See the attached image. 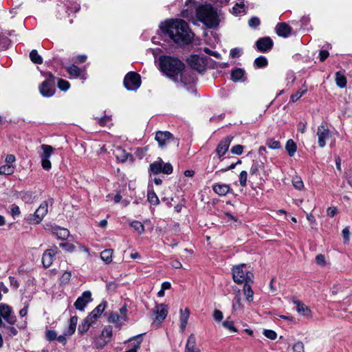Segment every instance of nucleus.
<instances>
[{"instance_id": "f257e3e1", "label": "nucleus", "mask_w": 352, "mask_h": 352, "mask_svg": "<svg viewBox=\"0 0 352 352\" xmlns=\"http://www.w3.org/2000/svg\"><path fill=\"white\" fill-rule=\"evenodd\" d=\"M160 28L177 44H188L194 37V34L190 30L188 23L182 19L166 20L161 23Z\"/></svg>"}, {"instance_id": "f03ea898", "label": "nucleus", "mask_w": 352, "mask_h": 352, "mask_svg": "<svg viewBox=\"0 0 352 352\" xmlns=\"http://www.w3.org/2000/svg\"><path fill=\"white\" fill-rule=\"evenodd\" d=\"M161 70L173 80H179V74L184 69V64L177 58L170 56L162 57L160 59Z\"/></svg>"}, {"instance_id": "7ed1b4c3", "label": "nucleus", "mask_w": 352, "mask_h": 352, "mask_svg": "<svg viewBox=\"0 0 352 352\" xmlns=\"http://www.w3.org/2000/svg\"><path fill=\"white\" fill-rule=\"evenodd\" d=\"M197 18L210 28H214L219 24L217 12L210 5H202L197 8Z\"/></svg>"}, {"instance_id": "20e7f679", "label": "nucleus", "mask_w": 352, "mask_h": 352, "mask_svg": "<svg viewBox=\"0 0 352 352\" xmlns=\"http://www.w3.org/2000/svg\"><path fill=\"white\" fill-rule=\"evenodd\" d=\"M245 267V264H240L233 267L232 278L236 283L245 284L246 283L252 282L253 274L250 271L244 269Z\"/></svg>"}, {"instance_id": "39448f33", "label": "nucleus", "mask_w": 352, "mask_h": 352, "mask_svg": "<svg viewBox=\"0 0 352 352\" xmlns=\"http://www.w3.org/2000/svg\"><path fill=\"white\" fill-rule=\"evenodd\" d=\"M155 139L158 142L160 148L171 144L175 146H179L177 139L175 138L168 131H157L155 134Z\"/></svg>"}, {"instance_id": "423d86ee", "label": "nucleus", "mask_w": 352, "mask_h": 352, "mask_svg": "<svg viewBox=\"0 0 352 352\" xmlns=\"http://www.w3.org/2000/svg\"><path fill=\"white\" fill-rule=\"evenodd\" d=\"M41 151L40 157L41 158V166L44 170H49L52 168V164L50 157L53 154L54 148L48 144H42L41 146Z\"/></svg>"}, {"instance_id": "0eeeda50", "label": "nucleus", "mask_w": 352, "mask_h": 352, "mask_svg": "<svg viewBox=\"0 0 352 352\" xmlns=\"http://www.w3.org/2000/svg\"><path fill=\"white\" fill-rule=\"evenodd\" d=\"M124 85L128 90H137L141 85L140 76L135 72H129L124 77Z\"/></svg>"}, {"instance_id": "6e6552de", "label": "nucleus", "mask_w": 352, "mask_h": 352, "mask_svg": "<svg viewBox=\"0 0 352 352\" xmlns=\"http://www.w3.org/2000/svg\"><path fill=\"white\" fill-rule=\"evenodd\" d=\"M1 318L11 325L14 324L16 321V316H14L12 308L6 304L0 305V327L3 326Z\"/></svg>"}, {"instance_id": "1a4fd4ad", "label": "nucleus", "mask_w": 352, "mask_h": 352, "mask_svg": "<svg viewBox=\"0 0 352 352\" xmlns=\"http://www.w3.org/2000/svg\"><path fill=\"white\" fill-rule=\"evenodd\" d=\"M48 212V204L47 201H43L39 207L36 209L34 214H30L28 218V221L32 224L39 223Z\"/></svg>"}, {"instance_id": "9d476101", "label": "nucleus", "mask_w": 352, "mask_h": 352, "mask_svg": "<svg viewBox=\"0 0 352 352\" xmlns=\"http://www.w3.org/2000/svg\"><path fill=\"white\" fill-rule=\"evenodd\" d=\"M316 135L318 137V146L320 148H324L327 142L331 139L332 133L327 126L321 124L317 129Z\"/></svg>"}, {"instance_id": "9b49d317", "label": "nucleus", "mask_w": 352, "mask_h": 352, "mask_svg": "<svg viewBox=\"0 0 352 352\" xmlns=\"http://www.w3.org/2000/svg\"><path fill=\"white\" fill-rule=\"evenodd\" d=\"M48 76L52 80V81H50V80H45L42 82L39 87L40 93L44 97L52 96L55 92L53 82L54 76L52 74H49Z\"/></svg>"}, {"instance_id": "f8f14e48", "label": "nucleus", "mask_w": 352, "mask_h": 352, "mask_svg": "<svg viewBox=\"0 0 352 352\" xmlns=\"http://www.w3.org/2000/svg\"><path fill=\"white\" fill-rule=\"evenodd\" d=\"M188 64L192 69L202 72L206 67V58L198 55H192L188 58Z\"/></svg>"}, {"instance_id": "ddd939ff", "label": "nucleus", "mask_w": 352, "mask_h": 352, "mask_svg": "<svg viewBox=\"0 0 352 352\" xmlns=\"http://www.w3.org/2000/svg\"><path fill=\"white\" fill-rule=\"evenodd\" d=\"M196 80V76L195 73L189 69H184L182 72L179 74V80L184 85H190L195 82Z\"/></svg>"}, {"instance_id": "4468645a", "label": "nucleus", "mask_w": 352, "mask_h": 352, "mask_svg": "<svg viewBox=\"0 0 352 352\" xmlns=\"http://www.w3.org/2000/svg\"><path fill=\"white\" fill-rule=\"evenodd\" d=\"M57 253L58 248L56 247L47 250L44 252L42 256V263L44 267L48 268L52 265L54 256Z\"/></svg>"}, {"instance_id": "2eb2a0df", "label": "nucleus", "mask_w": 352, "mask_h": 352, "mask_svg": "<svg viewBox=\"0 0 352 352\" xmlns=\"http://www.w3.org/2000/svg\"><path fill=\"white\" fill-rule=\"evenodd\" d=\"M91 301V294L89 291L84 292L82 295L77 298L74 303L75 307L80 311L84 310L88 302Z\"/></svg>"}, {"instance_id": "dca6fc26", "label": "nucleus", "mask_w": 352, "mask_h": 352, "mask_svg": "<svg viewBox=\"0 0 352 352\" xmlns=\"http://www.w3.org/2000/svg\"><path fill=\"white\" fill-rule=\"evenodd\" d=\"M168 307L164 304H160L154 308V314L155 315L154 322H162L168 314Z\"/></svg>"}, {"instance_id": "f3484780", "label": "nucleus", "mask_w": 352, "mask_h": 352, "mask_svg": "<svg viewBox=\"0 0 352 352\" xmlns=\"http://www.w3.org/2000/svg\"><path fill=\"white\" fill-rule=\"evenodd\" d=\"M256 47L260 52H267L273 46V41L270 37H264L256 41Z\"/></svg>"}, {"instance_id": "a211bd4d", "label": "nucleus", "mask_w": 352, "mask_h": 352, "mask_svg": "<svg viewBox=\"0 0 352 352\" xmlns=\"http://www.w3.org/2000/svg\"><path fill=\"white\" fill-rule=\"evenodd\" d=\"M105 307L106 302L100 303L89 314V316H87V318L94 323L101 314L104 311Z\"/></svg>"}, {"instance_id": "6ab92c4d", "label": "nucleus", "mask_w": 352, "mask_h": 352, "mask_svg": "<svg viewBox=\"0 0 352 352\" xmlns=\"http://www.w3.org/2000/svg\"><path fill=\"white\" fill-rule=\"evenodd\" d=\"M294 303L296 305V311L301 316L310 318L311 317V311L310 309L305 305L304 303L299 300H294Z\"/></svg>"}, {"instance_id": "aec40b11", "label": "nucleus", "mask_w": 352, "mask_h": 352, "mask_svg": "<svg viewBox=\"0 0 352 352\" xmlns=\"http://www.w3.org/2000/svg\"><path fill=\"white\" fill-rule=\"evenodd\" d=\"M291 32L290 26L285 23H278L276 26V32L280 36L287 37Z\"/></svg>"}, {"instance_id": "412c9836", "label": "nucleus", "mask_w": 352, "mask_h": 352, "mask_svg": "<svg viewBox=\"0 0 352 352\" xmlns=\"http://www.w3.org/2000/svg\"><path fill=\"white\" fill-rule=\"evenodd\" d=\"M230 140L229 138H226L222 140L217 146L216 148V152L219 155V157H221L223 156L228 150L229 146L230 144Z\"/></svg>"}, {"instance_id": "4be33fe9", "label": "nucleus", "mask_w": 352, "mask_h": 352, "mask_svg": "<svg viewBox=\"0 0 352 352\" xmlns=\"http://www.w3.org/2000/svg\"><path fill=\"white\" fill-rule=\"evenodd\" d=\"M185 352H201L200 350L196 347V338L193 333L190 334L187 340Z\"/></svg>"}, {"instance_id": "5701e85b", "label": "nucleus", "mask_w": 352, "mask_h": 352, "mask_svg": "<svg viewBox=\"0 0 352 352\" xmlns=\"http://www.w3.org/2000/svg\"><path fill=\"white\" fill-rule=\"evenodd\" d=\"M212 190L219 196H225L230 192V187L225 184H214L212 185Z\"/></svg>"}, {"instance_id": "b1692460", "label": "nucleus", "mask_w": 352, "mask_h": 352, "mask_svg": "<svg viewBox=\"0 0 352 352\" xmlns=\"http://www.w3.org/2000/svg\"><path fill=\"white\" fill-rule=\"evenodd\" d=\"M21 199L27 204H32L38 199V194L36 192L26 191L20 194Z\"/></svg>"}, {"instance_id": "393cba45", "label": "nucleus", "mask_w": 352, "mask_h": 352, "mask_svg": "<svg viewBox=\"0 0 352 352\" xmlns=\"http://www.w3.org/2000/svg\"><path fill=\"white\" fill-rule=\"evenodd\" d=\"M232 13L235 16L245 14V4L243 0H240L232 7Z\"/></svg>"}, {"instance_id": "a878e982", "label": "nucleus", "mask_w": 352, "mask_h": 352, "mask_svg": "<svg viewBox=\"0 0 352 352\" xmlns=\"http://www.w3.org/2000/svg\"><path fill=\"white\" fill-rule=\"evenodd\" d=\"M113 154L116 157L117 160L122 162H125L128 158V153L120 146H116L115 148L113 150Z\"/></svg>"}, {"instance_id": "bb28decb", "label": "nucleus", "mask_w": 352, "mask_h": 352, "mask_svg": "<svg viewBox=\"0 0 352 352\" xmlns=\"http://www.w3.org/2000/svg\"><path fill=\"white\" fill-rule=\"evenodd\" d=\"M52 232L57 236L59 239L65 240L69 234L68 230L59 227H53Z\"/></svg>"}, {"instance_id": "cd10ccee", "label": "nucleus", "mask_w": 352, "mask_h": 352, "mask_svg": "<svg viewBox=\"0 0 352 352\" xmlns=\"http://www.w3.org/2000/svg\"><path fill=\"white\" fill-rule=\"evenodd\" d=\"M189 311L188 309H186L185 311H180V329L182 331H184L186 329V327L188 323V320L189 318Z\"/></svg>"}, {"instance_id": "c85d7f7f", "label": "nucleus", "mask_w": 352, "mask_h": 352, "mask_svg": "<svg viewBox=\"0 0 352 352\" xmlns=\"http://www.w3.org/2000/svg\"><path fill=\"white\" fill-rule=\"evenodd\" d=\"M243 292L246 300L249 302H252L254 300V292L252 289L250 283L244 284Z\"/></svg>"}, {"instance_id": "c756f323", "label": "nucleus", "mask_w": 352, "mask_h": 352, "mask_svg": "<svg viewBox=\"0 0 352 352\" xmlns=\"http://www.w3.org/2000/svg\"><path fill=\"white\" fill-rule=\"evenodd\" d=\"M150 169L155 175L162 173L163 160L162 159H159L157 161L152 163L150 165Z\"/></svg>"}, {"instance_id": "7c9ffc66", "label": "nucleus", "mask_w": 352, "mask_h": 352, "mask_svg": "<svg viewBox=\"0 0 352 352\" xmlns=\"http://www.w3.org/2000/svg\"><path fill=\"white\" fill-rule=\"evenodd\" d=\"M77 322L78 318L76 316H72L70 318L69 327L65 332V336H72L75 332Z\"/></svg>"}, {"instance_id": "2f4dec72", "label": "nucleus", "mask_w": 352, "mask_h": 352, "mask_svg": "<svg viewBox=\"0 0 352 352\" xmlns=\"http://www.w3.org/2000/svg\"><path fill=\"white\" fill-rule=\"evenodd\" d=\"M92 324L94 323L86 317L82 323L78 326V333L81 334L86 333Z\"/></svg>"}, {"instance_id": "473e14b6", "label": "nucleus", "mask_w": 352, "mask_h": 352, "mask_svg": "<svg viewBox=\"0 0 352 352\" xmlns=\"http://www.w3.org/2000/svg\"><path fill=\"white\" fill-rule=\"evenodd\" d=\"M112 255L113 250L107 249L100 253V258L105 263L109 264L112 261Z\"/></svg>"}, {"instance_id": "72a5a7b5", "label": "nucleus", "mask_w": 352, "mask_h": 352, "mask_svg": "<svg viewBox=\"0 0 352 352\" xmlns=\"http://www.w3.org/2000/svg\"><path fill=\"white\" fill-rule=\"evenodd\" d=\"M15 167L12 164H6L0 166V175H10L14 173Z\"/></svg>"}, {"instance_id": "f704fd0d", "label": "nucleus", "mask_w": 352, "mask_h": 352, "mask_svg": "<svg viewBox=\"0 0 352 352\" xmlns=\"http://www.w3.org/2000/svg\"><path fill=\"white\" fill-rule=\"evenodd\" d=\"M336 82L339 87L344 88L346 86V78L344 74L338 72L336 74Z\"/></svg>"}, {"instance_id": "c9c22d12", "label": "nucleus", "mask_w": 352, "mask_h": 352, "mask_svg": "<svg viewBox=\"0 0 352 352\" xmlns=\"http://www.w3.org/2000/svg\"><path fill=\"white\" fill-rule=\"evenodd\" d=\"M245 71L243 69L237 68L233 69L231 72V79L234 81L240 80L244 76Z\"/></svg>"}, {"instance_id": "e433bc0d", "label": "nucleus", "mask_w": 352, "mask_h": 352, "mask_svg": "<svg viewBox=\"0 0 352 352\" xmlns=\"http://www.w3.org/2000/svg\"><path fill=\"white\" fill-rule=\"evenodd\" d=\"M285 149L290 157H292L296 152V143L292 140H289L285 145Z\"/></svg>"}, {"instance_id": "4c0bfd02", "label": "nucleus", "mask_w": 352, "mask_h": 352, "mask_svg": "<svg viewBox=\"0 0 352 352\" xmlns=\"http://www.w3.org/2000/svg\"><path fill=\"white\" fill-rule=\"evenodd\" d=\"M109 321L110 322L121 324L122 322L124 321V319L121 318V316L120 314L117 312H112L110 314L109 316Z\"/></svg>"}, {"instance_id": "58836bf2", "label": "nucleus", "mask_w": 352, "mask_h": 352, "mask_svg": "<svg viewBox=\"0 0 352 352\" xmlns=\"http://www.w3.org/2000/svg\"><path fill=\"white\" fill-rule=\"evenodd\" d=\"M31 60L35 64H41L43 63L42 57L38 54L36 50H32L30 53Z\"/></svg>"}, {"instance_id": "ea45409f", "label": "nucleus", "mask_w": 352, "mask_h": 352, "mask_svg": "<svg viewBox=\"0 0 352 352\" xmlns=\"http://www.w3.org/2000/svg\"><path fill=\"white\" fill-rule=\"evenodd\" d=\"M108 342L109 340H105L102 336H99L94 340V345L96 349H102Z\"/></svg>"}, {"instance_id": "a19ab883", "label": "nucleus", "mask_w": 352, "mask_h": 352, "mask_svg": "<svg viewBox=\"0 0 352 352\" xmlns=\"http://www.w3.org/2000/svg\"><path fill=\"white\" fill-rule=\"evenodd\" d=\"M263 166L262 163H259L258 162H254L250 169V173L252 176H257L258 175L259 170Z\"/></svg>"}, {"instance_id": "79ce46f5", "label": "nucleus", "mask_w": 352, "mask_h": 352, "mask_svg": "<svg viewBox=\"0 0 352 352\" xmlns=\"http://www.w3.org/2000/svg\"><path fill=\"white\" fill-rule=\"evenodd\" d=\"M67 71L70 76L76 78L80 76L81 74L80 69L74 65L68 67Z\"/></svg>"}, {"instance_id": "37998d69", "label": "nucleus", "mask_w": 352, "mask_h": 352, "mask_svg": "<svg viewBox=\"0 0 352 352\" xmlns=\"http://www.w3.org/2000/svg\"><path fill=\"white\" fill-rule=\"evenodd\" d=\"M130 226L134 228L139 234H142L144 232V227L143 224L138 221H133Z\"/></svg>"}, {"instance_id": "c03bdc74", "label": "nucleus", "mask_w": 352, "mask_h": 352, "mask_svg": "<svg viewBox=\"0 0 352 352\" xmlns=\"http://www.w3.org/2000/svg\"><path fill=\"white\" fill-rule=\"evenodd\" d=\"M147 199L151 204L154 206L159 204V199L156 194L152 190L148 192Z\"/></svg>"}, {"instance_id": "a18cd8bd", "label": "nucleus", "mask_w": 352, "mask_h": 352, "mask_svg": "<svg viewBox=\"0 0 352 352\" xmlns=\"http://www.w3.org/2000/svg\"><path fill=\"white\" fill-rule=\"evenodd\" d=\"M222 325L225 329H226L231 333H235L237 331L236 328L234 325L233 321L226 320L223 322Z\"/></svg>"}, {"instance_id": "49530a36", "label": "nucleus", "mask_w": 352, "mask_h": 352, "mask_svg": "<svg viewBox=\"0 0 352 352\" xmlns=\"http://www.w3.org/2000/svg\"><path fill=\"white\" fill-rule=\"evenodd\" d=\"M307 91V89H300L291 96V101L294 102L300 99Z\"/></svg>"}, {"instance_id": "de8ad7c7", "label": "nucleus", "mask_w": 352, "mask_h": 352, "mask_svg": "<svg viewBox=\"0 0 352 352\" xmlns=\"http://www.w3.org/2000/svg\"><path fill=\"white\" fill-rule=\"evenodd\" d=\"M267 146L271 149H278L281 145L279 141L270 139L267 141Z\"/></svg>"}, {"instance_id": "09e8293b", "label": "nucleus", "mask_w": 352, "mask_h": 352, "mask_svg": "<svg viewBox=\"0 0 352 352\" xmlns=\"http://www.w3.org/2000/svg\"><path fill=\"white\" fill-rule=\"evenodd\" d=\"M254 64L258 68L263 67L267 65V60L264 56H259L255 59Z\"/></svg>"}, {"instance_id": "8fccbe9b", "label": "nucleus", "mask_w": 352, "mask_h": 352, "mask_svg": "<svg viewBox=\"0 0 352 352\" xmlns=\"http://www.w3.org/2000/svg\"><path fill=\"white\" fill-rule=\"evenodd\" d=\"M294 187L297 190H302L304 188V184L300 177H296L292 179Z\"/></svg>"}, {"instance_id": "3c124183", "label": "nucleus", "mask_w": 352, "mask_h": 352, "mask_svg": "<svg viewBox=\"0 0 352 352\" xmlns=\"http://www.w3.org/2000/svg\"><path fill=\"white\" fill-rule=\"evenodd\" d=\"M105 340L110 341V339L112 336V329L110 327H105L101 335Z\"/></svg>"}, {"instance_id": "603ef678", "label": "nucleus", "mask_w": 352, "mask_h": 352, "mask_svg": "<svg viewBox=\"0 0 352 352\" xmlns=\"http://www.w3.org/2000/svg\"><path fill=\"white\" fill-rule=\"evenodd\" d=\"M293 352H305V346L301 341L296 342L292 347Z\"/></svg>"}, {"instance_id": "864d4df0", "label": "nucleus", "mask_w": 352, "mask_h": 352, "mask_svg": "<svg viewBox=\"0 0 352 352\" xmlns=\"http://www.w3.org/2000/svg\"><path fill=\"white\" fill-rule=\"evenodd\" d=\"M71 277H72V273L70 272H65L60 278V281L62 284H67L70 279H71Z\"/></svg>"}, {"instance_id": "5fc2aeb1", "label": "nucleus", "mask_w": 352, "mask_h": 352, "mask_svg": "<svg viewBox=\"0 0 352 352\" xmlns=\"http://www.w3.org/2000/svg\"><path fill=\"white\" fill-rule=\"evenodd\" d=\"M69 82L65 80L60 79L58 82V87L62 91H67L69 88Z\"/></svg>"}, {"instance_id": "6e6d98bb", "label": "nucleus", "mask_w": 352, "mask_h": 352, "mask_svg": "<svg viewBox=\"0 0 352 352\" xmlns=\"http://www.w3.org/2000/svg\"><path fill=\"white\" fill-rule=\"evenodd\" d=\"M248 173L245 170H243L239 174V182L242 187H245L247 183Z\"/></svg>"}, {"instance_id": "4d7b16f0", "label": "nucleus", "mask_w": 352, "mask_h": 352, "mask_svg": "<svg viewBox=\"0 0 352 352\" xmlns=\"http://www.w3.org/2000/svg\"><path fill=\"white\" fill-rule=\"evenodd\" d=\"M263 333L266 338L272 340H275L277 337L276 333L274 331L270 329L264 330Z\"/></svg>"}, {"instance_id": "13d9d810", "label": "nucleus", "mask_w": 352, "mask_h": 352, "mask_svg": "<svg viewBox=\"0 0 352 352\" xmlns=\"http://www.w3.org/2000/svg\"><path fill=\"white\" fill-rule=\"evenodd\" d=\"M60 247L65 249L68 252H72L75 250V245L69 243H63L60 244Z\"/></svg>"}, {"instance_id": "bf43d9fd", "label": "nucleus", "mask_w": 352, "mask_h": 352, "mask_svg": "<svg viewBox=\"0 0 352 352\" xmlns=\"http://www.w3.org/2000/svg\"><path fill=\"white\" fill-rule=\"evenodd\" d=\"M46 338L48 341H53L57 338V334L54 330H47L45 333Z\"/></svg>"}, {"instance_id": "052dcab7", "label": "nucleus", "mask_w": 352, "mask_h": 352, "mask_svg": "<svg viewBox=\"0 0 352 352\" xmlns=\"http://www.w3.org/2000/svg\"><path fill=\"white\" fill-rule=\"evenodd\" d=\"M173 166L170 163H164L163 162L162 173L169 175L173 172Z\"/></svg>"}, {"instance_id": "680f3d73", "label": "nucleus", "mask_w": 352, "mask_h": 352, "mask_svg": "<svg viewBox=\"0 0 352 352\" xmlns=\"http://www.w3.org/2000/svg\"><path fill=\"white\" fill-rule=\"evenodd\" d=\"M316 262L320 266H324L326 264L325 257L323 254H318L316 256Z\"/></svg>"}, {"instance_id": "e2e57ef3", "label": "nucleus", "mask_w": 352, "mask_h": 352, "mask_svg": "<svg viewBox=\"0 0 352 352\" xmlns=\"http://www.w3.org/2000/svg\"><path fill=\"white\" fill-rule=\"evenodd\" d=\"M248 25L252 28H256L260 25V19L256 16H253L249 20Z\"/></svg>"}, {"instance_id": "0e129e2a", "label": "nucleus", "mask_w": 352, "mask_h": 352, "mask_svg": "<svg viewBox=\"0 0 352 352\" xmlns=\"http://www.w3.org/2000/svg\"><path fill=\"white\" fill-rule=\"evenodd\" d=\"M243 146H241L240 144L234 146L231 148L232 153L236 154V155H241L243 153Z\"/></svg>"}, {"instance_id": "69168bd1", "label": "nucleus", "mask_w": 352, "mask_h": 352, "mask_svg": "<svg viewBox=\"0 0 352 352\" xmlns=\"http://www.w3.org/2000/svg\"><path fill=\"white\" fill-rule=\"evenodd\" d=\"M213 318L216 321L220 322L223 318V313L220 310L216 309L213 313Z\"/></svg>"}, {"instance_id": "338daca9", "label": "nucleus", "mask_w": 352, "mask_h": 352, "mask_svg": "<svg viewBox=\"0 0 352 352\" xmlns=\"http://www.w3.org/2000/svg\"><path fill=\"white\" fill-rule=\"evenodd\" d=\"M10 213L13 218H15L16 217L19 216L21 212H20V209H19V206H17L16 205H12V208H11Z\"/></svg>"}, {"instance_id": "774afa93", "label": "nucleus", "mask_w": 352, "mask_h": 352, "mask_svg": "<svg viewBox=\"0 0 352 352\" xmlns=\"http://www.w3.org/2000/svg\"><path fill=\"white\" fill-rule=\"evenodd\" d=\"M241 54V50L239 48H234L230 50V56L232 58H238Z\"/></svg>"}]
</instances>
